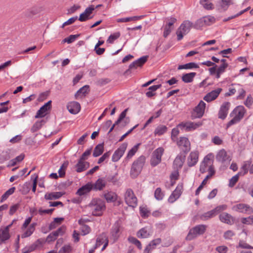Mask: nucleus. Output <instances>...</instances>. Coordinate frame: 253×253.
<instances>
[{"mask_svg": "<svg viewBox=\"0 0 253 253\" xmlns=\"http://www.w3.org/2000/svg\"><path fill=\"white\" fill-rule=\"evenodd\" d=\"M200 3L205 9L209 10L213 8L212 4L209 0H200Z\"/></svg>", "mask_w": 253, "mask_h": 253, "instance_id": "4d7b16f0", "label": "nucleus"}, {"mask_svg": "<svg viewBox=\"0 0 253 253\" xmlns=\"http://www.w3.org/2000/svg\"><path fill=\"white\" fill-rule=\"evenodd\" d=\"M216 21L214 17L211 15L205 16L202 18L198 19L194 24V28L196 29H199L204 26H209Z\"/></svg>", "mask_w": 253, "mask_h": 253, "instance_id": "6e6552de", "label": "nucleus"}, {"mask_svg": "<svg viewBox=\"0 0 253 253\" xmlns=\"http://www.w3.org/2000/svg\"><path fill=\"white\" fill-rule=\"evenodd\" d=\"M183 185L182 184H178L174 191L171 193L168 199V201L170 203H173L177 200L182 194Z\"/></svg>", "mask_w": 253, "mask_h": 253, "instance_id": "6ab92c4d", "label": "nucleus"}, {"mask_svg": "<svg viewBox=\"0 0 253 253\" xmlns=\"http://www.w3.org/2000/svg\"><path fill=\"white\" fill-rule=\"evenodd\" d=\"M241 221L243 223L246 224H252L253 223V215L248 217L243 218L241 219Z\"/></svg>", "mask_w": 253, "mask_h": 253, "instance_id": "338daca9", "label": "nucleus"}, {"mask_svg": "<svg viewBox=\"0 0 253 253\" xmlns=\"http://www.w3.org/2000/svg\"><path fill=\"white\" fill-rule=\"evenodd\" d=\"M162 86L161 84L154 85L150 86L148 89V91L146 92V95L147 97L150 98L155 95V91Z\"/></svg>", "mask_w": 253, "mask_h": 253, "instance_id": "f704fd0d", "label": "nucleus"}, {"mask_svg": "<svg viewBox=\"0 0 253 253\" xmlns=\"http://www.w3.org/2000/svg\"><path fill=\"white\" fill-rule=\"evenodd\" d=\"M126 112H127V109H125L124 111H123L121 113L117 121L114 123V124L110 128V129L109 131V133H110L111 132H112L113 131L115 126L118 125L119 124H120L122 120L125 118V116H126Z\"/></svg>", "mask_w": 253, "mask_h": 253, "instance_id": "c03bdc74", "label": "nucleus"}, {"mask_svg": "<svg viewBox=\"0 0 253 253\" xmlns=\"http://www.w3.org/2000/svg\"><path fill=\"white\" fill-rule=\"evenodd\" d=\"M161 238H157L152 240L148 245L147 247H149V248L152 250L155 248V247L159 245L161 243Z\"/></svg>", "mask_w": 253, "mask_h": 253, "instance_id": "864d4df0", "label": "nucleus"}, {"mask_svg": "<svg viewBox=\"0 0 253 253\" xmlns=\"http://www.w3.org/2000/svg\"><path fill=\"white\" fill-rule=\"evenodd\" d=\"M230 106V103L229 102H224L222 104L218 113V118L224 120L226 118Z\"/></svg>", "mask_w": 253, "mask_h": 253, "instance_id": "f3484780", "label": "nucleus"}, {"mask_svg": "<svg viewBox=\"0 0 253 253\" xmlns=\"http://www.w3.org/2000/svg\"><path fill=\"white\" fill-rule=\"evenodd\" d=\"M87 221V219H84L83 218H81L78 221V223H79V224L82 225L81 231L83 235H85L88 234L90 231V227L86 225H84V223Z\"/></svg>", "mask_w": 253, "mask_h": 253, "instance_id": "2f4dec72", "label": "nucleus"}, {"mask_svg": "<svg viewBox=\"0 0 253 253\" xmlns=\"http://www.w3.org/2000/svg\"><path fill=\"white\" fill-rule=\"evenodd\" d=\"M232 210L235 211H237L245 213H253V209L249 205L243 203L236 204L232 207Z\"/></svg>", "mask_w": 253, "mask_h": 253, "instance_id": "f8f14e48", "label": "nucleus"}, {"mask_svg": "<svg viewBox=\"0 0 253 253\" xmlns=\"http://www.w3.org/2000/svg\"><path fill=\"white\" fill-rule=\"evenodd\" d=\"M94 9L95 7L93 5H91L87 7L84 11L80 14L79 20L81 22H84L92 18V16H91V14Z\"/></svg>", "mask_w": 253, "mask_h": 253, "instance_id": "2eb2a0df", "label": "nucleus"}, {"mask_svg": "<svg viewBox=\"0 0 253 253\" xmlns=\"http://www.w3.org/2000/svg\"><path fill=\"white\" fill-rule=\"evenodd\" d=\"M92 189V183L88 182L85 185L83 186L77 191V194L79 196H82L89 192Z\"/></svg>", "mask_w": 253, "mask_h": 253, "instance_id": "c85d7f7f", "label": "nucleus"}, {"mask_svg": "<svg viewBox=\"0 0 253 253\" xmlns=\"http://www.w3.org/2000/svg\"><path fill=\"white\" fill-rule=\"evenodd\" d=\"M213 157V154L211 153L204 158L200 167V171L201 173H204L207 171H209V170L214 169L211 160Z\"/></svg>", "mask_w": 253, "mask_h": 253, "instance_id": "423d86ee", "label": "nucleus"}, {"mask_svg": "<svg viewBox=\"0 0 253 253\" xmlns=\"http://www.w3.org/2000/svg\"><path fill=\"white\" fill-rule=\"evenodd\" d=\"M173 27H169L165 25L164 29L163 36L165 38L167 37L173 30Z\"/></svg>", "mask_w": 253, "mask_h": 253, "instance_id": "69168bd1", "label": "nucleus"}, {"mask_svg": "<svg viewBox=\"0 0 253 253\" xmlns=\"http://www.w3.org/2000/svg\"><path fill=\"white\" fill-rule=\"evenodd\" d=\"M72 247L70 245H65L58 251V253H70Z\"/></svg>", "mask_w": 253, "mask_h": 253, "instance_id": "13d9d810", "label": "nucleus"}, {"mask_svg": "<svg viewBox=\"0 0 253 253\" xmlns=\"http://www.w3.org/2000/svg\"><path fill=\"white\" fill-rule=\"evenodd\" d=\"M206 104L202 100H201L199 104L193 109L191 118L195 119L201 118L205 112Z\"/></svg>", "mask_w": 253, "mask_h": 253, "instance_id": "9d476101", "label": "nucleus"}, {"mask_svg": "<svg viewBox=\"0 0 253 253\" xmlns=\"http://www.w3.org/2000/svg\"><path fill=\"white\" fill-rule=\"evenodd\" d=\"M104 197L108 202H113L117 199V195L111 191L105 193Z\"/></svg>", "mask_w": 253, "mask_h": 253, "instance_id": "58836bf2", "label": "nucleus"}, {"mask_svg": "<svg viewBox=\"0 0 253 253\" xmlns=\"http://www.w3.org/2000/svg\"><path fill=\"white\" fill-rule=\"evenodd\" d=\"M202 125V123L201 122H187L185 123H182L180 124L178 126L183 128H185L187 131H193Z\"/></svg>", "mask_w": 253, "mask_h": 253, "instance_id": "ddd939ff", "label": "nucleus"}, {"mask_svg": "<svg viewBox=\"0 0 253 253\" xmlns=\"http://www.w3.org/2000/svg\"><path fill=\"white\" fill-rule=\"evenodd\" d=\"M36 225V223H33L28 227H27L25 229H24L21 237L25 238L30 236L34 232Z\"/></svg>", "mask_w": 253, "mask_h": 253, "instance_id": "7c9ffc66", "label": "nucleus"}, {"mask_svg": "<svg viewBox=\"0 0 253 253\" xmlns=\"http://www.w3.org/2000/svg\"><path fill=\"white\" fill-rule=\"evenodd\" d=\"M196 73L195 72H191L183 75L182 77V80L186 83H191L193 81L194 78L196 76Z\"/></svg>", "mask_w": 253, "mask_h": 253, "instance_id": "ea45409f", "label": "nucleus"}, {"mask_svg": "<svg viewBox=\"0 0 253 253\" xmlns=\"http://www.w3.org/2000/svg\"><path fill=\"white\" fill-rule=\"evenodd\" d=\"M106 182L103 178H99L94 183H92V189L94 190H101L106 186Z\"/></svg>", "mask_w": 253, "mask_h": 253, "instance_id": "c756f323", "label": "nucleus"}, {"mask_svg": "<svg viewBox=\"0 0 253 253\" xmlns=\"http://www.w3.org/2000/svg\"><path fill=\"white\" fill-rule=\"evenodd\" d=\"M11 225L12 224H10L6 227H1L0 228V244H2L9 239L10 237L9 234V228L11 226Z\"/></svg>", "mask_w": 253, "mask_h": 253, "instance_id": "dca6fc26", "label": "nucleus"}, {"mask_svg": "<svg viewBox=\"0 0 253 253\" xmlns=\"http://www.w3.org/2000/svg\"><path fill=\"white\" fill-rule=\"evenodd\" d=\"M164 153V149L162 147L157 148L153 151L150 160V164L152 167H155L161 163Z\"/></svg>", "mask_w": 253, "mask_h": 253, "instance_id": "1a4fd4ad", "label": "nucleus"}, {"mask_svg": "<svg viewBox=\"0 0 253 253\" xmlns=\"http://www.w3.org/2000/svg\"><path fill=\"white\" fill-rule=\"evenodd\" d=\"M63 195V193L61 192L47 193L44 195V198L48 200L58 199L62 196Z\"/></svg>", "mask_w": 253, "mask_h": 253, "instance_id": "473e14b6", "label": "nucleus"}, {"mask_svg": "<svg viewBox=\"0 0 253 253\" xmlns=\"http://www.w3.org/2000/svg\"><path fill=\"white\" fill-rule=\"evenodd\" d=\"M126 203L129 207L135 208L137 205V199L133 190L130 188L127 189L124 195Z\"/></svg>", "mask_w": 253, "mask_h": 253, "instance_id": "0eeeda50", "label": "nucleus"}, {"mask_svg": "<svg viewBox=\"0 0 253 253\" xmlns=\"http://www.w3.org/2000/svg\"><path fill=\"white\" fill-rule=\"evenodd\" d=\"M120 36L121 34L119 32H117L110 35L107 40V42L111 44L113 43L114 41L118 39Z\"/></svg>", "mask_w": 253, "mask_h": 253, "instance_id": "8fccbe9b", "label": "nucleus"}, {"mask_svg": "<svg viewBox=\"0 0 253 253\" xmlns=\"http://www.w3.org/2000/svg\"><path fill=\"white\" fill-rule=\"evenodd\" d=\"M108 239L106 235L102 234L99 235L96 239L95 248H99L101 245H103L101 251H104L108 245Z\"/></svg>", "mask_w": 253, "mask_h": 253, "instance_id": "aec40b11", "label": "nucleus"}, {"mask_svg": "<svg viewBox=\"0 0 253 253\" xmlns=\"http://www.w3.org/2000/svg\"><path fill=\"white\" fill-rule=\"evenodd\" d=\"M216 159L218 162L223 163L226 161L230 162L231 160V158L227 154L225 149H222L217 153Z\"/></svg>", "mask_w": 253, "mask_h": 253, "instance_id": "4be33fe9", "label": "nucleus"}, {"mask_svg": "<svg viewBox=\"0 0 253 253\" xmlns=\"http://www.w3.org/2000/svg\"><path fill=\"white\" fill-rule=\"evenodd\" d=\"M89 86L84 85L81 87L75 94L76 98H78L81 96H85V94L88 91Z\"/></svg>", "mask_w": 253, "mask_h": 253, "instance_id": "79ce46f5", "label": "nucleus"}, {"mask_svg": "<svg viewBox=\"0 0 253 253\" xmlns=\"http://www.w3.org/2000/svg\"><path fill=\"white\" fill-rule=\"evenodd\" d=\"M24 155L21 154L19 156L16 157L15 159L10 160L7 165V167H10L15 166L17 163L22 161L24 158Z\"/></svg>", "mask_w": 253, "mask_h": 253, "instance_id": "a18cd8bd", "label": "nucleus"}, {"mask_svg": "<svg viewBox=\"0 0 253 253\" xmlns=\"http://www.w3.org/2000/svg\"><path fill=\"white\" fill-rule=\"evenodd\" d=\"M104 151V145L103 144H98L94 148L93 156L94 157H97L102 154Z\"/></svg>", "mask_w": 253, "mask_h": 253, "instance_id": "37998d69", "label": "nucleus"}, {"mask_svg": "<svg viewBox=\"0 0 253 253\" xmlns=\"http://www.w3.org/2000/svg\"><path fill=\"white\" fill-rule=\"evenodd\" d=\"M199 68L198 65L194 63V62H190L187 64H185L184 65H179L178 67V70H181V69H193V68Z\"/></svg>", "mask_w": 253, "mask_h": 253, "instance_id": "de8ad7c7", "label": "nucleus"}, {"mask_svg": "<svg viewBox=\"0 0 253 253\" xmlns=\"http://www.w3.org/2000/svg\"><path fill=\"white\" fill-rule=\"evenodd\" d=\"M194 24L189 20H185L180 25L176 31L177 39L178 41L182 39L184 36L189 32L192 27H194Z\"/></svg>", "mask_w": 253, "mask_h": 253, "instance_id": "20e7f679", "label": "nucleus"}, {"mask_svg": "<svg viewBox=\"0 0 253 253\" xmlns=\"http://www.w3.org/2000/svg\"><path fill=\"white\" fill-rule=\"evenodd\" d=\"M227 209V206L226 205H222L217 206L215 209H213L216 215L217 213L220 212L222 211L226 210Z\"/></svg>", "mask_w": 253, "mask_h": 253, "instance_id": "680f3d73", "label": "nucleus"}, {"mask_svg": "<svg viewBox=\"0 0 253 253\" xmlns=\"http://www.w3.org/2000/svg\"><path fill=\"white\" fill-rule=\"evenodd\" d=\"M178 147L184 152H187L190 150V143L187 137H181L177 141Z\"/></svg>", "mask_w": 253, "mask_h": 253, "instance_id": "412c9836", "label": "nucleus"}, {"mask_svg": "<svg viewBox=\"0 0 253 253\" xmlns=\"http://www.w3.org/2000/svg\"><path fill=\"white\" fill-rule=\"evenodd\" d=\"M179 177V173L177 170L174 171L170 175V179L171 184L173 185L175 183V181L178 179Z\"/></svg>", "mask_w": 253, "mask_h": 253, "instance_id": "e2e57ef3", "label": "nucleus"}, {"mask_svg": "<svg viewBox=\"0 0 253 253\" xmlns=\"http://www.w3.org/2000/svg\"><path fill=\"white\" fill-rule=\"evenodd\" d=\"M89 167V163L84 160L80 159L76 165V171L78 172H81L85 170Z\"/></svg>", "mask_w": 253, "mask_h": 253, "instance_id": "393cba45", "label": "nucleus"}, {"mask_svg": "<svg viewBox=\"0 0 253 253\" xmlns=\"http://www.w3.org/2000/svg\"><path fill=\"white\" fill-rule=\"evenodd\" d=\"M92 215L101 216L106 209L105 202L100 199H93L89 204Z\"/></svg>", "mask_w": 253, "mask_h": 253, "instance_id": "f03ea898", "label": "nucleus"}, {"mask_svg": "<svg viewBox=\"0 0 253 253\" xmlns=\"http://www.w3.org/2000/svg\"><path fill=\"white\" fill-rule=\"evenodd\" d=\"M184 160L185 156L178 155L173 162L174 167L177 169L181 168L183 166Z\"/></svg>", "mask_w": 253, "mask_h": 253, "instance_id": "4c0bfd02", "label": "nucleus"}, {"mask_svg": "<svg viewBox=\"0 0 253 253\" xmlns=\"http://www.w3.org/2000/svg\"><path fill=\"white\" fill-rule=\"evenodd\" d=\"M154 196L157 200H162L164 197V193L160 188H157L155 191Z\"/></svg>", "mask_w": 253, "mask_h": 253, "instance_id": "5fc2aeb1", "label": "nucleus"}, {"mask_svg": "<svg viewBox=\"0 0 253 253\" xmlns=\"http://www.w3.org/2000/svg\"><path fill=\"white\" fill-rule=\"evenodd\" d=\"M176 21L177 19L175 18L171 17L166 18L165 22H166V25L173 27V25Z\"/></svg>", "mask_w": 253, "mask_h": 253, "instance_id": "bf43d9fd", "label": "nucleus"}, {"mask_svg": "<svg viewBox=\"0 0 253 253\" xmlns=\"http://www.w3.org/2000/svg\"><path fill=\"white\" fill-rule=\"evenodd\" d=\"M145 157L141 156L133 162L130 171L132 177L135 178L139 175L145 163Z\"/></svg>", "mask_w": 253, "mask_h": 253, "instance_id": "7ed1b4c3", "label": "nucleus"}, {"mask_svg": "<svg viewBox=\"0 0 253 253\" xmlns=\"http://www.w3.org/2000/svg\"><path fill=\"white\" fill-rule=\"evenodd\" d=\"M221 88H217L207 93L204 97V100L207 102H210L216 99L222 91Z\"/></svg>", "mask_w": 253, "mask_h": 253, "instance_id": "a211bd4d", "label": "nucleus"}, {"mask_svg": "<svg viewBox=\"0 0 253 253\" xmlns=\"http://www.w3.org/2000/svg\"><path fill=\"white\" fill-rule=\"evenodd\" d=\"M128 241L130 243L135 245L139 250H141L142 249V245L141 242L136 238L131 236L129 237L128 238Z\"/></svg>", "mask_w": 253, "mask_h": 253, "instance_id": "603ef678", "label": "nucleus"}, {"mask_svg": "<svg viewBox=\"0 0 253 253\" xmlns=\"http://www.w3.org/2000/svg\"><path fill=\"white\" fill-rule=\"evenodd\" d=\"M67 108L69 112L73 114L78 113L81 110L80 103L76 101H72L68 103Z\"/></svg>", "mask_w": 253, "mask_h": 253, "instance_id": "5701e85b", "label": "nucleus"}, {"mask_svg": "<svg viewBox=\"0 0 253 253\" xmlns=\"http://www.w3.org/2000/svg\"><path fill=\"white\" fill-rule=\"evenodd\" d=\"M242 172H239L238 174L233 176L229 180V186L233 187L239 179V175H241Z\"/></svg>", "mask_w": 253, "mask_h": 253, "instance_id": "6e6d98bb", "label": "nucleus"}, {"mask_svg": "<svg viewBox=\"0 0 253 253\" xmlns=\"http://www.w3.org/2000/svg\"><path fill=\"white\" fill-rule=\"evenodd\" d=\"M219 218L221 222L227 224L231 225L234 223L233 217L226 212L221 213L219 216Z\"/></svg>", "mask_w": 253, "mask_h": 253, "instance_id": "a878e982", "label": "nucleus"}, {"mask_svg": "<svg viewBox=\"0 0 253 253\" xmlns=\"http://www.w3.org/2000/svg\"><path fill=\"white\" fill-rule=\"evenodd\" d=\"M199 158V153L198 151H195L191 152L188 158V165L189 167H192L195 165L198 162Z\"/></svg>", "mask_w": 253, "mask_h": 253, "instance_id": "bb28decb", "label": "nucleus"}, {"mask_svg": "<svg viewBox=\"0 0 253 253\" xmlns=\"http://www.w3.org/2000/svg\"><path fill=\"white\" fill-rule=\"evenodd\" d=\"M152 232L150 227H145L140 229L136 233L139 238H147L152 235Z\"/></svg>", "mask_w": 253, "mask_h": 253, "instance_id": "b1692460", "label": "nucleus"}, {"mask_svg": "<svg viewBox=\"0 0 253 253\" xmlns=\"http://www.w3.org/2000/svg\"><path fill=\"white\" fill-rule=\"evenodd\" d=\"M140 19L139 16H133L129 17H125L122 18H119L117 20L118 22L125 23L131 21H136Z\"/></svg>", "mask_w": 253, "mask_h": 253, "instance_id": "3c124183", "label": "nucleus"}, {"mask_svg": "<svg viewBox=\"0 0 253 253\" xmlns=\"http://www.w3.org/2000/svg\"><path fill=\"white\" fill-rule=\"evenodd\" d=\"M140 145V143H137L128 151L127 154L125 158V161H128L135 155L138 151Z\"/></svg>", "mask_w": 253, "mask_h": 253, "instance_id": "c9c22d12", "label": "nucleus"}, {"mask_svg": "<svg viewBox=\"0 0 253 253\" xmlns=\"http://www.w3.org/2000/svg\"><path fill=\"white\" fill-rule=\"evenodd\" d=\"M168 130L167 126L163 125H160L155 128L154 134L155 136H161L165 134Z\"/></svg>", "mask_w": 253, "mask_h": 253, "instance_id": "72a5a7b5", "label": "nucleus"}, {"mask_svg": "<svg viewBox=\"0 0 253 253\" xmlns=\"http://www.w3.org/2000/svg\"><path fill=\"white\" fill-rule=\"evenodd\" d=\"M51 107V101L50 100L45 103L40 109L38 111L36 118H43L48 113V111L50 110Z\"/></svg>", "mask_w": 253, "mask_h": 253, "instance_id": "4468645a", "label": "nucleus"}, {"mask_svg": "<svg viewBox=\"0 0 253 253\" xmlns=\"http://www.w3.org/2000/svg\"><path fill=\"white\" fill-rule=\"evenodd\" d=\"M140 213L141 216L143 218H146L148 217L150 214L149 210L145 207L140 208Z\"/></svg>", "mask_w": 253, "mask_h": 253, "instance_id": "052dcab7", "label": "nucleus"}, {"mask_svg": "<svg viewBox=\"0 0 253 253\" xmlns=\"http://www.w3.org/2000/svg\"><path fill=\"white\" fill-rule=\"evenodd\" d=\"M120 228V226L118 223H115L112 227L111 234L115 241L117 240L119 237Z\"/></svg>", "mask_w": 253, "mask_h": 253, "instance_id": "e433bc0d", "label": "nucleus"}, {"mask_svg": "<svg viewBox=\"0 0 253 253\" xmlns=\"http://www.w3.org/2000/svg\"><path fill=\"white\" fill-rule=\"evenodd\" d=\"M215 250L219 253H226L228 248L225 246H219L216 248Z\"/></svg>", "mask_w": 253, "mask_h": 253, "instance_id": "774afa93", "label": "nucleus"}, {"mask_svg": "<svg viewBox=\"0 0 253 253\" xmlns=\"http://www.w3.org/2000/svg\"><path fill=\"white\" fill-rule=\"evenodd\" d=\"M246 110L243 106L239 105L236 107L230 114L232 119L226 124V129L231 126L239 123L244 118Z\"/></svg>", "mask_w": 253, "mask_h": 253, "instance_id": "f257e3e1", "label": "nucleus"}, {"mask_svg": "<svg viewBox=\"0 0 253 253\" xmlns=\"http://www.w3.org/2000/svg\"><path fill=\"white\" fill-rule=\"evenodd\" d=\"M127 143L124 142L120 145L117 149H116L112 156V161L113 162L119 161L124 155L127 147Z\"/></svg>", "mask_w": 253, "mask_h": 253, "instance_id": "9b49d317", "label": "nucleus"}, {"mask_svg": "<svg viewBox=\"0 0 253 253\" xmlns=\"http://www.w3.org/2000/svg\"><path fill=\"white\" fill-rule=\"evenodd\" d=\"M250 166V163L249 162H245L241 168V171L240 172H242L241 175H244L246 173H247L248 171V169Z\"/></svg>", "mask_w": 253, "mask_h": 253, "instance_id": "0e129e2a", "label": "nucleus"}, {"mask_svg": "<svg viewBox=\"0 0 253 253\" xmlns=\"http://www.w3.org/2000/svg\"><path fill=\"white\" fill-rule=\"evenodd\" d=\"M15 189V187H12L7 190L1 196V202H2L6 200L10 195H12L14 192Z\"/></svg>", "mask_w": 253, "mask_h": 253, "instance_id": "09e8293b", "label": "nucleus"}, {"mask_svg": "<svg viewBox=\"0 0 253 253\" xmlns=\"http://www.w3.org/2000/svg\"><path fill=\"white\" fill-rule=\"evenodd\" d=\"M147 57L143 56L131 63L129 66V70L136 69L139 67H141L147 61Z\"/></svg>", "mask_w": 253, "mask_h": 253, "instance_id": "cd10ccee", "label": "nucleus"}, {"mask_svg": "<svg viewBox=\"0 0 253 253\" xmlns=\"http://www.w3.org/2000/svg\"><path fill=\"white\" fill-rule=\"evenodd\" d=\"M216 214L213 210L209 211L207 212H205L202 214H201L200 216V218L201 220L205 221L215 216Z\"/></svg>", "mask_w": 253, "mask_h": 253, "instance_id": "a19ab883", "label": "nucleus"}, {"mask_svg": "<svg viewBox=\"0 0 253 253\" xmlns=\"http://www.w3.org/2000/svg\"><path fill=\"white\" fill-rule=\"evenodd\" d=\"M206 225L200 224L192 228L189 232L186 237L187 240H192L196 238L198 235L203 234L207 229Z\"/></svg>", "mask_w": 253, "mask_h": 253, "instance_id": "39448f33", "label": "nucleus"}, {"mask_svg": "<svg viewBox=\"0 0 253 253\" xmlns=\"http://www.w3.org/2000/svg\"><path fill=\"white\" fill-rule=\"evenodd\" d=\"M233 4L232 0H221L220 3V9L225 11Z\"/></svg>", "mask_w": 253, "mask_h": 253, "instance_id": "49530a36", "label": "nucleus"}]
</instances>
